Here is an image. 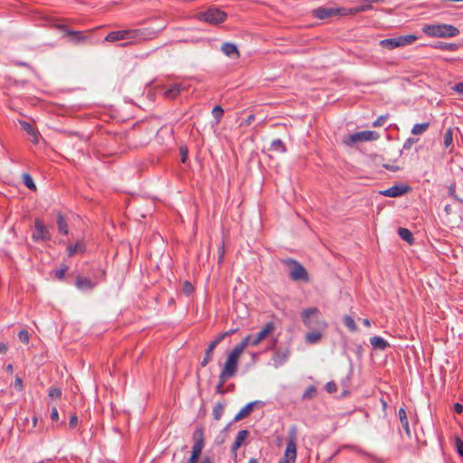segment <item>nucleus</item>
Listing matches in <instances>:
<instances>
[{
    "label": "nucleus",
    "mask_w": 463,
    "mask_h": 463,
    "mask_svg": "<svg viewBox=\"0 0 463 463\" xmlns=\"http://www.w3.org/2000/svg\"><path fill=\"white\" fill-rule=\"evenodd\" d=\"M422 32L430 37L452 38L459 34V30L448 24H424Z\"/></svg>",
    "instance_id": "1"
},
{
    "label": "nucleus",
    "mask_w": 463,
    "mask_h": 463,
    "mask_svg": "<svg viewBox=\"0 0 463 463\" xmlns=\"http://www.w3.org/2000/svg\"><path fill=\"white\" fill-rule=\"evenodd\" d=\"M302 321L309 330L326 329L327 324L322 319L321 313L317 307H309L302 312Z\"/></svg>",
    "instance_id": "2"
},
{
    "label": "nucleus",
    "mask_w": 463,
    "mask_h": 463,
    "mask_svg": "<svg viewBox=\"0 0 463 463\" xmlns=\"http://www.w3.org/2000/svg\"><path fill=\"white\" fill-rule=\"evenodd\" d=\"M144 34L145 33L141 29L113 31L107 34L105 40L110 43H115L122 40L129 41L120 44V46H126L129 43H131V41L143 39Z\"/></svg>",
    "instance_id": "3"
},
{
    "label": "nucleus",
    "mask_w": 463,
    "mask_h": 463,
    "mask_svg": "<svg viewBox=\"0 0 463 463\" xmlns=\"http://www.w3.org/2000/svg\"><path fill=\"white\" fill-rule=\"evenodd\" d=\"M282 263L289 269L288 277L292 281L308 282L310 280L306 268L295 259L282 260Z\"/></svg>",
    "instance_id": "4"
},
{
    "label": "nucleus",
    "mask_w": 463,
    "mask_h": 463,
    "mask_svg": "<svg viewBox=\"0 0 463 463\" xmlns=\"http://www.w3.org/2000/svg\"><path fill=\"white\" fill-rule=\"evenodd\" d=\"M196 16L200 21L218 25L226 20L227 14L215 6H210L207 10L198 13Z\"/></svg>",
    "instance_id": "5"
},
{
    "label": "nucleus",
    "mask_w": 463,
    "mask_h": 463,
    "mask_svg": "<svg viewBox=\"0 0 463 463\" xmlns=\"http://www.w3.org/2000/svg\"><path fill=\"white\" fill-rule=\"evenodd\" d=\"M418 36L414 34L400 35L395 38H388L382 40L380 45L389 50L395 49L397 47H402L413 43L418 40Z\"/></svg>",
    "instance_id": "6"
},
{
    "label": "nucleus",
    "mask_w": 463,
    "mask_h": 463,
    "mask_svg": "<svg viewBox=\"0 0 463 463\" xmlns=\"http://www.w3.org/2000/svg\"><path fill=\"white\" fill-rule=\"evenodd\" d=\"M380 138V135L376 131L372 130H364L354 133L348 136L345 140L344 144L348 146H353L354 145L364 141H374Z\"/></svg>",
    "instance_id": "7"
},
{
    "label": "nucleus",
    "mask_w": 463,
    "mask_h": 463,
    "mask_svg": "<svg viewBox=\"0 0 463 463\" xmlns=\"http://www.w3.org/2000/svg\"><path fill=\"white\" fill-rule=\"evenodd\" d=\"M32 239L34 242H46L52 240V234L49 228L43 223V220L39 218L34 220V232L32 234Z\"/></svg>",
    "instance_id": "8"
},
{
    "label": "nucleus",
    "mask_w": 463,
    "mask_h": 463,
    "mask_svg": "<svg viewBox=\"0 0 463 463\" xmlns=\"http://www.w3.org/2000/svg\"><path fill=\"white\" fill-rule=\"evenodd\" d=\"M313 13V15L319 19V20H325V19H327V18H330L332 16H336V15H339V16H344V15H346L347 14V10L345 8H334V7H326V6H322V7H318L317 9H314L312 11Z\"/></svg>",
    "instance_id": "9"
},
{
    "label": "nucleus",
    "mask_w": 463,
    "mask_h": 463,
    "mask_svg": "<svg viewBox=\"0 0 463 463\" xmlns=\"http://www.w3.org/2000/svg\"><path fill=\"white\" fill-rule=\"evenodd\" d=\"M297 458L296 428H292L288 432L287 448L284 453V459L289 462H295Z\"/></svg>",
    "instance_id": "10"
},
{
    "label": "nucleus",
    "mask_w": 463,
    "mask_h": 463,
    "mask_svg": "<svg viewBox=\"0 0 463 463\" xmlns=\"http://www.w3.org/2000/svg\"><path fill=\"white\" fill-rule=\"evenodd\" d=\"M412 190L408 184H395L386 190L380 191V194L386 197H399L410 193Z\"/></svg>",
    "instance_id": "11"
},
{
    "label": "nucleus",
    "mask_w": 463,
    "mask_h": 463,
    "mask_svg": "<svg viewBox=\"0 0 463 463\" xmlns=\"http://www.w3.org/2000/svg\"><path fill=\"white\" fill-rule=\"evenodd\" d=\"M238 361L228 356L220 373L222 378L229 380L233 377L238 371Z\"/></svg>",
    "instance_id": "12"
},
{
    "label": "nucleus",
    "mask_w": 463,
    "mask_h": 463,
    "mask_svg": "<svg viewBox=\"0 0 463 463\" xmlns=\"http://www.w3.org/2000/svg\"><path fill=\"white\" fill-rule=\"evenodd\" d=\"M276 329L275 322L269 321L265 324L262 329L252 337V341L250 342L251 345H258L262 340H264L269 334H271Z\"/></svg>",
    "instance_id": "13"
},
{
    "label": "nucleus",
    "mask_w": 463,
    "mask_h": 463,
    "mask_svg": "<svg viewBox=\"0 0 463 463\" xmlns=\"http://www.w3.org/2000/svg\"><path fill=\"white\" fill-rule=\"evenodd\" d=\"M56 27L64 32V35L68 36L70 40L75 43H80L86 39V37L82 34V32L71 30L64 24H58Z\"/></svg>",
    "instance_id": "14"
},
{
    "label": "nucleus",
    "mask_w": 463,
    "mask_h": 463,
    "mask_svg": "<svg viewBox=\"0 0 463 463\" xmlns=\"http://www.w3.org/2000/svg\"><path fill=\"white\" fill-rule=\"evenodd\" d=\"M274 350L272 360L276 367L281 366L289 356V350L288 348L282 349L280 347H272Z\"/></svg>",
    "instance_id": "15"
},
{
    "label": "nucleus",
    "mask_w": 463,
    "mask_h": 463,
    "mask_svg": "<svg viewBox=\"0 0 463 463\" xmlns=\"http://www.w3.org/2000/svg\"><path fill=\"white\" fill-rule=\"evenodd\" d=\"M222 341L219 335H217L215 339L209 344L205 350L203 359L200 362L201 367H205L213 360V351Z\"/></svg>",
    "instance_id": "16"
},
{
    "label": "nucleus",
    "mask_w": 463,
    "mask_h": 463,
    "mask_svg": "<svg viewBox=\"0 0 463 463\" xmlns=\"http://www.w3.org/2000/svg\"><path fill=\"white\" fill-rule=\"evenodd\" d=\"M192 439L194 441V448L202 449H203L205 445V439H204V429L203 426L198 425L195 427L194 431L192 435Z\"/></svg>",
    "instance_id": "17"
},
{
    "label": "nucleus",
    "mask_w": 463,
    "mask_h": 463,
    "mask_svg": "<svg viewBox=\"0 0 463 463\" xmlns=\"http://www.w3.org/2000/svg\"><path fill=\"white\" fill-rule=\"evenodd\" d=\"M86 250V243L83 240H79L75 244H69L67 246L68 257H72L76 254H82Z\"/></svg>",
    "instance_id": "18"
},
{
    "label": "nucleus",
    "mask_w": 463,
    "mask_h": 463,
    "mask_svg": "<svg viewBox=\"0 0 463 463\" xmlns=\"http://www.w3.org/2000/svg\"><path fill=\"white\" fill-rule=\"evenodd\" d=\"M98 282H93L88 278L78 276L75 280V285L80 290H91Z\"/></svg>",
    "instance_id": "19"
},
{
    "label": "nucleus",
    "mask_w": 463,
    "mask_h": 463,
    "mask_svg": "<svg viewBox=\"0 0 463 463\" xmlns=\"http://www.w3.org/2000/svg\"><path fill=\"white\" fill-rule=\"evenodd\" d=\"M184 89L182 83H174L165 90L164 96L171 99H175Z\"/></svg>",
    "instance_id": "20"
},
{
    "label": "nucleus",
    "mask_w": 463,
    "mask_h": 463,
    "mask_svg": "<svg viewBox=\"0 0 463 463\" xmlns=\"http://www.w3.org/2000/svg\"><path fill=\"white\" fill-rule=\"evenodd\" d=\"M222 52L230 58H239L240 52L237 46L232 43H224L221 47Z\"/></svg>",
    "instance_id": "21"
},
{
    "label": "nucleus",
    "mask_w": 463,
    "mask_h": 463,
    "mask_svg": "<svg viewBox=\"0 0 463 463\" xmlns=\"http://www.w3.org/2000/svg\"><path fill=\"white\" fill-rule=\"evenodd\" d=\"M259 402H251L246 404L234 417L233 421H239L247 416H249L251 411H253V408L255 405H257Z\"/></svg>",
    "instance_id": "22"
},
{
    "label": "nucleus",
    "mask_w": 463,
    "mask_h": 463,
    "mask_svg": "<svg viewBox=\"0 0 463 463\" xmlns=\"http://www.w3.org/2000/svg\"><path fill=\"white\" fill-rule=\"evenodd\" d=\"M250 432L247 430H240L237 433L234 442L232 445V451L236 455V452L239 448L243 444L246 438L249 436Z\"/></svg>",
    "instance_id": "23"
},
{
    "label": "nucleus",
    "mask_w": 463,
    "mask_h": 463,
    "mask_svg": "<svg viewBox=\"0 0 463 463\" xmlns=\"http://www.w3.org/2000/svg\"><path fill=\"white\" fill-rule=\"evenodd\" d=\"M370 344L376 350H384L390 346L389 343L385 339L378 335L371 337Z\"/></svg>",
    "instance_id": "24"
},
{
    "label": "nucleus",
    "mask_w": 463,
    "mask_h": 463,
    "mask_svg": "<svg viewBox=\"0 0 463 463\" xmlns=\"http://www.w3.org/2000/svg\"><path fill=\"white\" fill-rule=\"evenodd\" d=\"M398 415H399L402 429L406 432L407 436L410 438L411 437V430H410L409 420H408V418L406 415V411L403 407H401L399 409Z\"/></svg>",
    "instance_id": "25"
},
{
    "label": "nucleus",
    "mask_w": 463,
    "mask_h": 463,
    "mask_svg": "<svg viewBox=\"0 0 463 463\" xmlns=\"http://www.w3.org/2000/svg\"><path fill=\"white\" fill-rule=\"evenodd\" d=\"M325 329H315L306 335V342L308 344H317L322 338V332Z\"/></svg>",
    "instance_id": "26"
},
{
    "label": "nucleus",
    "mask_w": 463,
    "mask_h": 463,
    "mask_svg": "<svg viewBox=\"0 0 463 463\" xmlns=\"http://www.w3.org/2000/svg\"><path fill=\"white\" fill-rule=\"evenodd\" d=\"M434 49L442 50V51H457L460 44L455 43H445V42H438L434 45H432Z\"/></svg>",
    "instance_id": "27"
},
{
    "label": "nucleus",
    "mask_w": 463,
    "mask_h": 463,
    "mask_svg": "<svg viewBox=\"0 0 463 463\" xmlns=\"http://www.w3.org/2000/svg\"><path fill=\"white\" fill-rule=\"evenodd\" d=\"M22 128L31 137H33V142L34 144H37L39 142L38 139V132L34 129V128L32 126V124L21 121L20 122Z\"/></svg>",
    "instance_id": "28"
},
{
    "label": "nucleus",
    "mask_w": 463,
    "mask_h": 463,
    "mask_svg": "<svg viewBox=\"0 0 463 463\" xmlns=\"http://www.w3.org/2000/svg\"><path fill=\"white\" fill-rule=\"evenodd\" d=\"M398 234L402 240L408 242L410 245H412L414 243L413 234L409 229L400 227L398 229Z\"/></svg>",
    "instance_id": "29"
},
{
    "label": "nucleus",
    "mask_w": 463,
    "mask_h": 463,
    "mask_svg": "<svg viewBox=\"0 0 463 463\" xmlns=\"http://www.w3.org/2000/svg\"><path fill=\"white\" fill-rule=\"evenodd\" d=\"M57 226L59 232L67 235L68 234V224L67 222L63 216V214L61 212L57 213Z\"/></svg>",
    "instance_id": "30"
},
{
    "label": "nucleus",
    "mask_w": 463,
    "mask_h": 463,
    "mask_svg": "<svg viewBox=\"0 0 463 463\" xmlns=\"http://www.w3.org/2000/svg\"><path fill=\"white\" fill-rule=\"evenodd\" d=\"M269 150L284 154L287 152V146L281 139L277 138L270 143V147Z\"/></svg>",
    "instance_id": "31"
},
{
    "label": "nucleus",
    "mask_w": 463,
    "mask_h": 463,
    "mask_svg": "<svg viewBox=\"0 0 463 463\" xmlns=\"http://www.w3.org/2000/svg\"><path fill=\"white\" fill-rule=\"evenodd\" d=\"M225 406H226L225 402L215 403V405L213 406V416L214 420H221V418L223 414Z\"/></svg>",
    "instance_id": "32"
},
{
    "label": "nucleus",
    "mask_w": 463,
    "mask_h": 463,
    "mask_svg": "<svg viewBox=\"0 0 463 463\" xmlns=\"http://www.w3.org/2000/svg\"><path fill=\"white\" fill-rule=\"evenodd\" d=\"M343 323L349 329V331H351V332L357 331V325H356L354 319L351 316L345 315L343 317Z\"/></svg>",
    "instance_id": "33"
},
{
    "label": "nucleus",
    "mask_w": 463,
    "mask_h": 463,
    "mask_svg": "<svg viewBox=\"0 0 463 463\" xmlns=\"http://www.w3.org/2000/svg\"><path fill=\"white\" fill-rule=\"evenodd\" d=\"M317 394V389L314 385L308 386L302 394V400L307 401L314 399Z\"/></svg>",
    "instance_id": "34"
},
{
    "label": "nucleus",
    "mask_w": 463,
    "mask_h": 463,
    "mask_svg": "<svg viewBox=\"0 0 463 463\" xmlns=\"http://www.w3.org/2000/svg\"><path fill=\"white\" fill-rule=\"evenodd\" d=\"M430 127V122H424L420 124H415L411 128L412 135H421L424 133Z\"/></svg>",
    "instance_id": "35"
},
{
    "label": "nucleus",
    "mask_w": 463,
    "mask_h": 463,
    "mask_svg": "<svg viewBox=\"0 0 463 463\" xmlns=\"http://www.w3.org/2000/svg\"><path fill=\"white\" fill-rule=\"evenodd\" d=\"M23 183L28 188L30 189L31 191H36V185L32 178V176L27 174V173H24L23 175Z\"/></svg>",
    "instance_id": "36"
},
{
    "label": "nucleus",
    "mask_w": 463,
    "mask_h": 463,
    "mask_svg": "<svg viewBox=\"0 0 463 463\" xmlns=\"http://www.w3.org/2000/svg\"><path fill=\"white\" fill-rule=\"evenodd\" d=\"M223 114L224 110L220 105L215 106L212 110V115L214 118L216 124H218L221 121V119L223 117Z\"/></svg>",
    "instance_id": "37"
},
{
    "label": "nucleus",
    "mask_w": 463,
    "mask_h": 463,
    "mask_svg": "<svg viewBox=\"0 0 463 463\" xmlns=\"http://www.w3.org/2000/svg\"><path fill=\"white\" fill-rule=\"evenodd\" d=\"M203 449H197V448H192V453L191 456L187 461V463H197L199 460V458L202 454Z\"/></svg>",
    "instance_id": "38"
},
{
    "label": "nucleus",
    "mask_w": 463,
    "mask_h": 463,
    "mask_svg": "<svg viewBox=\"0 0 463 463\" xmlns=\"http://www.w3.org/2000/svg\"><path fill=\"white\" fill-rule=\"evenodd\" d=\"M244 349L242 347H241L239 345H236L234 348L231 351V353L228 354V356L239 362L240 356L241 355Z\"/></svg>",
    "instance_id": "39"
},
{
    "label": "nucleus",
    "mask_w": 463,
    "mask_h": 463,
    "mask_svg": "<svg viewBox=\"0 0 463 463\" xmlns=\"http://www.w3.org/2000/svg\"><path fill=\"white\" fill-rule=\"evenodd\" d=\"M67 270L68 266L62 264L60 269L53 270L52 273L54 274L55 279H57L58 280H63Z\"/></svg>",
    "instance_id": "40"
},
{
    "label": "nucleus",
    "mask_w": 463,
    "mask_h": 463,
    "mask_svg": "<svg viewBox=\"0 0 463 463\" xmlns=\"http://www.w3.org/2000/svg\"><path fill=\"white\" fill-rule=\"evenodd\" d=\"M228 381L226 378H222L221 375H219V381L218 383L215 386V392L218 394H225L226 390L223 388L225 383Z\"/></svg>",
    "instance_id": "41"
},
{
    "label": "nucleus",
    "mask_w": 463,
    "mask_h": 463,
    "mask_svg": "<svg viewBox=\"0 0 463 463\" xmlns=\"http://www.w3.org/2000/svg\"><path fill=\"white\" fill-rule=\"evenodd\" d=\"M453 143V132L451 128L446 130L444 134V146L445 147H449Z\"/></svg>",
    "instance_id": "42"
},
{
    "label": "nucleus",
    "mask_w": 463,
    "mask_h": 463,
    "mask_svg": "<svg viewBox=\"0 0 463 463\" xmlns=\"http://www.w3.org/2000/svg\"><path fill=\"white\" fill-rule=\"evenodd\" d=\"M194 286L188 280H185L183 283L182 291L185 296H187V297L191 296L192 293L194 292Z\"/></svg>",
    "instance_id": "43"
},
{
    "label": "nucleus",
    "mask_w": 463,
    "mask_h": 463,
    "mask_svg": "<svg viewBox=\"0 0 463 463\" xmlns=\"http://www.w3.org/2000/svg\"><path fill=\"white\" fill-rule=\"evenodd\" d=\"M449 195L450 197H452L454 200H456L457 202H458L459 203L463 204V199L459 198L457 194H456V184H451L449 186Z\"/></svg>",
    "instance_id": "44"
},
{
    "label": "nucleus",
    "mask_w": 463,
    "mask_h": 463,
    "mask_svg": "<svg viewBox=\"0 0 463 463\" xmlns=\"http://www.w3.org/2000/svg\"><path fill=\"white\" fill-rule=\"evenodd\" d=\"M224 254H225V246H224V241H222V242L220 243V245L218 247V264L219 265H221L222 263Z\"/></svg>",
    "instance_id": "45"
},
{
    "label": "nucleus",
    "mask_w": 463,
    "mask_h": 463,
    "mask_svg": "<svg viewBox=\"0 0 463 463\" xmlns=\"http://www.w3.org/2000/svg\"><path fill=\"white\" fill-rule=\"evenodd\" d=\"M61 389L59 387H51L48 391V395L52 398H61Z\"/></svg>",
    "instance_id": "46"
},
{
    "label": "nucleus",
    "mask_w": 463,
    "mask_h": 463,
    "mask_svg": "<svg viewBox=\"0 0 463 463\" xmlns=\"http://www.w3.org/2000/svg\"><path fill=\"white\" fill-rule=\"evenodd\" d=\"M388 118H389L388 114L380 116L379 118H377L376 120H374L373 122V127H374V128L383 127L385 124Z\"/></svg>",
    "instance_id": "47"
},
{
    "label": "nucleus",
    "mask_w": 463,
    "mask_h": 463,
    "mask_svg": "<svg viewBox=\"0 0 463 463\" xmlns=\"http://www.w3.org/2000/svg\"><path fill=\"white\" fill-rule=\"evenodd\" d=\"M18 337H19V340L24 343V344H28L29 343V339H30V335H29V333L27 330L25 329H22L19 333H18Z\"/></svg>",
    "instance_id": "48"
},
{
    "label": "nucleus",
    "mask_w": 463,
    "mask_h": 463,
    "mask_svg": "<svg viewBox=\"0 0 463 463\" xmlns=\"http://www.w3.org/2000/svg\"><path fill=\"white\" fill-rule=\"evenodd\" d=\"M179 151H180L181 162L184 163V164L186 163V161L188 159V148H187V146H180Z\"/></svg>",
    "instance_id": "49"
},
{
    "label": "nucleus",
    "mask_w": 463,
    "mask_h": 463,
    "mask_svg": "<svg viewBox=\"0 0 463 463\" xmlns=\"http://www.w3.org/2000/svg\"><path fill=\"white\" fill-rule=\"evenodd\" d=\"M455 445L458 454L463 458V441L460 438H456Z\"/></svg>",
    "instance_id": "50"
},
{
    "label": "nucleus",
    "mask_w": 463,
    "mask_h": 463,
    "mask_svg": "<svg viewBox=\"0 0 463 463\" xmlns=\"http://www.w3.org/2000/svg\"><path fill=\"white\" fill-rule=\"evenodd\" d=\"M417 141L418 139L413 137L407 138L403 144L402 150H410Z\"/></svg>",
    "instance_id": "51"
},
{
    "label": "nucleus",
    "mask_w": 463,
    "mask_h": 463,
    "mask_svg": "<svg viewBox=\"0 0 463 463\" xmlns=\"http://www.w3.org/2000/svg\"><path fill=\"white\" fill-rule=\"evenodd\" d=\"M326 391L328 392V393H334L337 391V386L336 384L334 383V382H328L326 384Z\"/></svg>",
    "instance_id": "52"
},
{
    "label": "nucleus",
    "mask_w": 463,
    "mask_h": 463,
    "mask_svg": "<svg viewBox=\"0 0 463 463\" xmlns=\"http://www.w3.org/2000/svg\"><path fill=\"white\" fill-rule=\"evenodd\" d=\"M252 341V336L250 335H248L246 337L242 339V341L238 344L241 347L245 349L249 345H251L250 342Z\"/></svg>",
    "instance_id": "53"
},
{
    "label": "nucleus",
    "mask_w": 463,
    "mask_h": 463,
    "mask_svg": "<svg viewBox=\"0 0 463 463\" xmlns=\"http://www.w3.org/2000/svg\"><path fill=\"white\" fill-rule=\"evenodd\" d=\"M238 331V328L231 329L229 331H225L221 333L219 335V338L222 340H224L226 337L231 336L232 335L235 334Z\"/></svg>",
    "instance_id": "54"
},
{
    "label": "nucleus",
    "mask_w": 463,
    "mask_h": 463,
    "mask_svg": "<svg viewBox=\"0 0 463 463\" xmlns=\"http://www.w3.org/2000/svg\"><path fill=\"white\" fill-rule=\"evenodd\" d=\"M78 423H79L78 416L76 414L71 415V418H70V421H69L70 428L71 429L76 428Z\"/></svg>",
    "instance_id": "55"
},
{
    "label": "nucleus",
    "mask_w": 463,
    "mask_h": 463,
    "mask_svg": "<svg viewBox=\"0 0 463 463\" xmlns=\"http://www.w3.org/2000/svg\"><path fill=\"white\" fill-rule=\"evenodd\" d=\"M386 170L392 171V172H397L401 170V167L399 165H390V164H383V165Z\"/></svg>",
    "instance_id": "56"
},
{
    "label": "nucleus",
    "mask_w": 463,
    "mask_h": 463,
    "mask_svg": "<svg viewBox=\"0 0 463 463\" xmlns=\"http://www.w3.org/2000/svg\"><path fill=\"white\" fill-rule=\"evenodd\" d=\"M51 419L52 421H58L59 420V412L55 406L52 407L51 411Z\"/></svg>",
    "instance_id": "57"
},
{
    "label": "nucleus",
    "mask_w": 463,
    "mask_h": 463,
    "mask_svg": "<svg viewBox=\"0 0 463 463\" xmlns=\"http://www.w3.org/2000/svg\"><path fill=\"white\" fill-rule=\"evenodd\" d=\"M14 388L22 391L23 390V380L20 377H16L14 381Z\"/></svg>",
    "instance_id": "58"
},
{
    "label": "nucleus",
    "mask_w": 463,
    "mask_h": 463,
    "mask_svg": "<svg viewBox=\"0 0 463 463\" xmlns=\"http://www.w3.org/2000/svg\"><path fill=\"white\" fill-rule=\"evenodd\" d=\"M453 90L458 92V94H463V81L457 83Z\"/></svg>",
    "instance_id": "59"
},
{
    "label": "nucleus",
    "mask_w": 463,
    "mask_h": 463,
    "mask_svg": "<svg viewBox=\"0 0 463 463\" xmlns=\"http://www.w3.org/2000/svg\"><path fill=\"white\" fill-rule=\"evenodd\" d=\"M453 410L456 413L460 414L463 411V405L459 402H457L454 404Z\"/></svg>",
    "instance_id": "60"
},
{
    "label": "nucleus",
    "mask_w": 463,
    "mask_h": 463,
    "mask_svg": "<svg viewBox=\"0 0 463 463\" xmlns=\"http://www.w3.org/2000/svg\"><path fill=\"white\" fill-rule=\"evenodd\" d=\"M255 119V115L254 114H250L247 118L244 120V125L245 126H250Z\"/></svg>",
    "instance_id": "61"
},
{
    "label": "nucleus",
    "mask_w": 463,
    "mask_h": 463,
    "mask_svg": "<svg viewBox=\"0 0 463 463\" xmlns=\"http://www.w3.org/2000/svg\"><path fill=\"white\" fill-rule=\"evenodd\" d=\"M14 63L19 67L31 68L30 64L26 61H16Z\"/></svg>",
    "instance_id": "62"
},
{
    "label": "nucleus",
    "mask_w": 463,
    "mask_h": 463,
    "mask_svg": "<svg viewBox=\"0 0 463 463\" xmlns=\"http://www.w3.org/2000/svg\"><path fill=\"white\" fill-rule=\"evenodd\" d=\"M7 351V346L4 343H0V354H5Z\"/></svg>",
    "instance_id": "63"
},
{
    "label": "nucleus",
    "mask_w": 463,
    "mask_h": 463,
    "mask_svg": "<svg viewBox=\"0 0 463 463\" xmlns=\"http://www.w3.org/2000/svg\"><path fill=\"white\" fill-rule=\"evenodd\" d=\"M13 370H14V368H13V365H12L11 364H7V365L5 366V371H6V373H13Z\"/></svg>",
    "instance_id": "64"
}]
</instances>
